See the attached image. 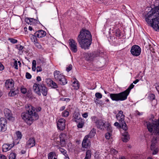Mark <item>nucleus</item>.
<instances>
[{"label":"nucleus","mask_w":159,"mask_h":159,"mask_svg":"<svg viewBox=\"0 0 159 159\" xmlns=\"http://www.w3.org/2000/svg\"><path fill=\"white\" fill-rule=\"evenodd\" d=\"M54 76L56 81L61 85H65L67 83L65 76L59 71L55 70L54 72Z\"/></svg>","instance_id":"5"},{"label":"nucleus","mask_w":159,"mask_h":159,"mask_svg":"<svg viewBox=\"0 0 159 159\" xmlns=\"http://www.w3.org/2000/svg\"><path fill=\"white\" fill-rule=\"evenodd\" d=\"M116 117L119 123L118 122H115V126L121 128L124 130H126L128 129V127L124 121L125 115L123 114V111L121 110L119 111L118 114L116 115Z\"/></svg>","instance_id":"3"},{"label":"nucleus","mask_w":159,"mask_h":159,"mask_svg":"<svg viewBox=\"0 0 159 159\" xmlns=\"http://www.w3.org/2000/svg\"><path fill=\"white\" fill-rule=\"evenodd\" d=\"M8 40L10 41L11 43L13 44L16 43L18 42L16 39L12 38H9L8 39Z\"/></svg>","instance_id":"44"},{"label":"nucleus","mask_w":159,"mask_h":159,"mask_svg":"<svg viewBox=\"0 0 159 159\" xmlns=\"http://www.w3.org/2000/svg\"><path fill=\"white\" fill-rule=\"evenodd\" d=\"M86 55L89 56L88 58H87L88 60L89 59H92L93 58L91 56V54H87Z\"/></svg>","instance_id":"60"},{"label":"nucleus","mask_w":159,"mask_h":159,"mask_svg":"<svg viewBox=\"0 0 159 159\" xmlns=\"http://www.w3.org/2000/svg\"><path fill=\"white\" fill-rule=\"evenodd\" d=\"M72 66L71 64H70L69 65V66L67 67L66 68V70L67 72H69L72 69Z\"/></svg>","instance_id":"51"},{"label":"nucleus","mask_w":159,"mask_h":159,"mask_svg":"<svg viewBox=\"0 0 159 159\" xmlns=\"http://www.w3.org/2000/svg\"><path fill=\"white\" fill-rule=\"evenodd\" d=\"M115 35L116 37L120 38L121 36L120 31L119 29H117L116 30Z\"/></svg>","instance_id":"38"},{"label":"nucleus","mask_w":159,"mask_h":159,"mask_svg":"<svg viewBox=\"0 0 159 159\" xmlns=\"http://www.w3.org/2000/svg\"><path fill=\"white\" fill-rule=\"evenodd\" d=\"M14 66L15 67V69H18V64L17 62V61H15L14 62Z\"/></svg>","instance_id":"54"},{"label":"nucleus","mask_w":159,"mask_h":159,"mask_svg":"<svg viewBox=\"0 0 159 159\" xmlns=\"http://www.w3.org/2000/svg\"><path fill=\"white\" fill-rule=\"evenodd\" d=\"M145 20L147 23L156 30H159V17L154 18H145Z\"/></svg>","instance_id":"7"},{"label":"nucleus","mask_w":159,"mask_h":159,"mask_svg":"<svg viewBox=\"0 0 159 159\" xmlns=\"http://www.w3.org/2000/svg\"><path fill=\"white\" fill-rule=\"evenodd\" d=\"M7 120L4 118L2 117L0 119V125L1 130L5 131L7 129Z\"/></svg>","instance_id":"18"},{"label":"nucleus","mask_w":159,"mask_h":159,"mask_svg":"<svg viewBox=\"0 0 159 159\" xmlns=\"http://www.w3.org/2000/svg\"><path fill=\"white\" fill-rule=\"evenodd\" d=\"M112 135L111 133L107 132L105 134V137L107 139H109L111 137V136Z\"/></svg>","instance_id":"46"},{"label":"nucleus","mask_w":159,"mask_h":159,"mask_svg":"<svg viewBox=\"0 0 159 159\" xmlns=\"http://www.w3.org/2000/svg\"><path fill=\"white\" fill-rule=\"evenodd\" d=\"M93 57H98L99 55V53L98 52H94L93 53Z\"/></svg>","instance_id":"52"},{"label":"nucleus","mask_w":159,"mask_h":159,"mask_svg":"<svg viewBox=\"0 0 159 159\" xmlns=\"http://www.w3.org/2000/svg\"><path fill=\"white\" fill-rule=\"evenodd\" d=\"M95 96L97 99H100L102 97V95L100 93H96L95 94Z\"/></svg>","instance_id":"45"},{"label":"nucleus","mask_w":159,"mask_h":159,"mask_svg":"<svg viewBox=\"0 0 159 159\" xmlns=\"http://www.w3.org/2000/svg\"><path fill=\"white\" fill-rule=\"evenodd\" d=\"M35 144V142L34 138H30L27 141L26 146L28 148H31L34 146Z\"/></svg>","instance_id":"19"},{"label":"nucleus","mask_w":159,"mask_h":159,"mask_svg":"<svg viewBox=\"0 0 159 159\" xmlns=\"http://www.w3.org/2000/svg\"><path fill=\"white\" fill-rule=\"evenodd\" d=\"M148 98L150 101H152L153 100L155 99V96L154 94L151 93L149 95Z\"/></svg>","instance_id":"42"},{"label":"nucleus","mask_w":159,"mask_h":159,"mask_svg":"<svg viewBox=\"0 0 159 159\" xmlns=\"http://www.w3.org/2000/svg\"><path fill=\"white\" fill-rule=\"evenodd\" d=\"M56 146L57 147V148L59 149V151L64 155H65V154H66V153H67L65 149H64V148H61V146L60 147V146H58V145H56Z\"/></svg>","instance_id":"34"},{"label":"nucleus","mask_w":159,"mask_h":159,"mask_svg":"<svg viewBox=\"0 0 159 159\" xmlns=\"http://www.w3.org/2000/svg\"><path fill=\"white\" fill-rule=\"evenodd\" d=\"M59 137L60 139V145L61 147H65L66 145V134L64 133L61 134Z\"/></svg>","instance_id":"14"},{"label":"nucleus","mask_w":159,"mask_h":159,"mask_svg":"<svg viewBox=\"0 0 159 159\" xmlns=\"http://www.w3.org/2000/svg\"><path fill=\"white\" fill-rule=\"evenodd\" d=\"M34 44L35 46L38 48H41V46L40 44L38 43V41H36V42L34 43Z\"/></svg>","instance_id":"48"},{"label":"nucleus","mask_w":159,"mask_h":159,"mask_svg":"<svg viewBox=\"0 0 159 159\" xmlns=\"http://www.w3.org/2000/svg\"><path fill=\"white\" fill-rule=\"evenodd\" d=\"M92 155V152L90 150H87L86 152V156L85 157L86 159H90Z\"/></svg>","instance_id":"31"},{"label":"nucleus","mask_w":159,"mask_h":159,"mask_svg":"<svg viewBox=\"0 0 159 159\" xmlns=\"http://www.w3.org/2000/svg\"><path fill=\"white\" fill-rule=\"evenodd\" d=\"M69 45L70 50L74 53H76L78 51L77 43L73 39H70L69 40Z\"/></svg>","instance_id":"11"},{"label":"nucleus","mask_w":159,"mask_h":159,"mask_svg":"<svg viewBox=\"0 0 159 159\" xmlns=\"http://www.w3.org/2000/svg\"><path fill=\"white\" fill-rule=\"evenodd\" d=\"M65 108V107L64 106H62V107H61L60 109V111H62L63 110H64Z\"/></svg>","instance_id":"61"},{"label":"nucleus","mask_w":159,"mask_h":159,"mask_svg":"<svg viewBox=\"0 0 159 159\" xmlns=\"http://www.w3.org/2000/svg\"><path fill=\"white\" fill-rule=\"evenodd\" d=\"M56 154L55 152H51L48 154V159H52L54 156V155Z\"/></svg>","instance_id":"39"},{"label":"nucleus","mask_w":159,"mask_h":159,"mask_svg":"<svg viewBox=\"0 0 159 159\" xmlns=\"http://www.w3.org/2000/svg\"><path fill=\"white\" fill-rule=\"evenodd\" d=\"M16 154L15 153H11L9 155V159H15Z\"/></svg>","instance_id":"41"},{"label":"nucleus","mask_w":159,"mask_h":159,"mask_svg":"<svg viewBox=\"0 0 159 159\" xmlns=\"http://www.w3.org/2000/svg\"><path fill=\"white\" fill-rule=\"evenodd\" d=\"M33 89L34 92L39 96L41 95V92L44 96H46L48 93L47 88L43 84H34Z\"/></svg>","instance_id":"4"},{"label":"nucleus","mask_w":159,"mask_h":159,"mask_svg":"<svg viewBox=\"0 0 159 159\" xmlns=\"http://www.w3.org/2000/svg\"><path fill=\"white\" fill-rule=\"evenodd\" d=\"M14 82L12 79H8L5 82V87L7 89H11L14 87Z\"/></svg>","instance_id":"20"},{"label":"nucleus","mask_w":159,"mask_h":159,"mask_svg":"<svg viewBox=\"0 0 159 159\" xmlns=\"http://www.w3.org/2000/svg\"><path fill=\"white\" fill-rule=\"evenodd\" d=\"M25 21L28 24L35 25L37 24H40V22L38 20V18L37 17L36 19L33 18L27 17L25 19Z\"/></svg>","instance_id":"12"},{"label":"nucleus","mask_w":159,"mask_h":159,"mask_svg":"<svg viewBox=\"0 0 159 159\" xmlns=\"http://www.w3.org/2000/svg\"><path fill=\"white\" fill-rule=\"evenodd\" d=\"M82 116L84 118H87L88 116V113L87 112L84 113L82 114Z\"/></svg>","instance_id":"56"},{"label":"nucleus","mask_w":159,"mask_h":159,"mask_svg":"<svg viewBox=\"0 0 159 159\" xmlns=\"http://www.w3.org/2000/svg\"><path fill=\"white\" fill-rule=\"evenodd\" d=\"M25 76H26V78L27 79H31V78L32 77V76L30 75V74L28 72H27L26 73Z\"/></svg>","instance_id":"50"},{"label":"nucleus","mask_w":159,"mask_h":159,"mask_svg":"<svg viewBox=\"0 0 159 159\" xmlns=\"http://www.w3.org/2000/svg\"><path fill=\"white\" fill-rule=\"evenodd\" d=\"M119 101H123L126 100L129 94L124 91L120 93H118Z\"/></svg>","instance_id":"17"},{"label":"nucleus","mask_w":159,"mask_h":159,"mask_svg":"<svg viewBox=\"0 0 159 159\" xmlns=\"http://www.w3.org/2000/svg\"><path fill=\"white\" fill-rule=\"evenodd\" d=\"M24 48V47L20 45H16L15 47V48L18 49L19 50L18 54L20 55H21L23 53V51L22 50Z\"/></svg>","instance_id":"28"},{"label":"nucleus","mask_w":159,"mask_h":159,"mask_svg":"<svg viewBox=\"0 0 159 159\" xmlns=\"http://www.w3.org/2000/svg\"><path fill=\"white\" fill-rule=\"evenodd\" d=\"M82 120L81 121L79 120V122H78V123L77 125V127L78 128H81L83 127L84 123L82 122ZM77 123H78V122Z\"/></svg>","instance_id":"43"},{"label":"nucleus","mask_w":159,"mask_h":159,"mask_svg":"<svg viewBox=\"0 0 159 159\" xmlns=\"http://www.w3.org/2000/svg\"><path fill=\"white\" fill-rule=\"evenodd\" d=\"M37 71L38 72H40L42 70V69L41 66H38L37 67Z\"/></svg>","instance_id":"53"},{"label":"nucleus","mask_w":159,"mask_h":159,"mask_svg":"<svg viewBox=\"0 0 159 159\" xmlns=\"http://www.w3.org/2000/svg\"><path fill=\"white\" fill-rule=\"evenodd\" d=\"M60 100L63 101H66V102H68L70 101V99L69 98H61Z\"/></svg>","instance_id":"49"},{"label":"nucleus","mask_w":159,"mask_h":159,"mask_svg":"<svg viewBox=\"0 0 159 159\" xmlns=\"http://www.w3.org/2000/svg\"><path fill=\"white\" fill-rule=\"evenodd\" d=\"M47 81H49V84L50 86L54 89H56L58 88L57 84L51 79L47 80Z\"/></svg>","instance_id":"25"},{"label":"nucleus","mask_w":159,"mask_h":159,"mask_svg":"<svg viewBox=\"0 0 159 159\" xmlns=\"http://www.w3.org/2000/svg\"><path fill=\"white\" fill-rule=\"evenodd\" d=\"M145 16V18H152V16L153 17H159V6L152 9Z\"/></svg>","instance_id":"9"},{"label":"nucleus","mask_w":159,"mask_h":159,"mask_svg":"<svg viewBox=\"0 0 159 159\" xmlns=\"http://www.w3.org/2000/svg\"><path fill=\"white\" fill-rule=\"evenodd\" d=\"M77 40L82 48L84 49H89L92 41L90 32L86 29H82L80 32Z\"/></svg>","instance_id":"2"},{"label":"nucleus","mask_w":159,"mask_h":159,"mask_svg":"<svg viewBox=\"0 0 159 159\" xmlns=\"http://www.w3.org/2000/svg\"><path fill=\"white\" fill-rule=\"evenodd\" d=\"M36 80L37 81H39L41 80V78L40 77L38 76L37 77Z\"/></svg>","instance_id":"62"},{"label":"nucleus","mask_w":159,"mask_h":159,"mask_svg":"<svg viewBox=\"0 0 159 159\" xmlns=\"http://www.w3.org/2000/svg\"><path fill=\"white\" fill-rule=\"evenodd\" d=\"M156 88L159 94V85H158L157 86H156Z\"/></svg>","instance_id":"64"},{"label":"nucleus","mask_w":159,"mask_h":159,"mask_svg":"<svg viewBox=\"0 0 159 159\" xmlns=\"http://www.w3.org/2000/svg\"><path fill=\"white\" fill-rule=\"evenodd\" d=\"M30 37L31 41L34 43L36 42V41H38V39L37 38V37L35 34V33L34 34H30Z\"/></svg>","instance_id":"30"},{"label":"nucleus","mask_w":159,"mask_h":159,"mask_svg":"<svg viewBox=\"0 0 159 159\" xmlns=\"http://www.w3.org/2000/svg\"><path fill=\"white\" fill-rule=\"evenodd\" d=\"M4 67L3 65L0 62V70H4Z\"/></svg>","instance_id":"55"},{"label":"nucleus","mask_w":159,"mask_h":159,"mask_svg":"<svg viewBox=\"0 0 159 159\" xmlns=\"http://www.w3.org/2000/svg\"><path fill=\"white\" fill-rule=\"evenodd\" d=\"M73 86L74 87V89H78L79 88L80 84L78 81L76 80L73 83Z\"/></svg>","instance_id":"32"},{"label":"nucleus","mask_w":159,"mask_h":159,"mask_svg":"<svg viewBox=\"0 0 159 159\" xmlns=\"http://www.w3.org/2000/svg\"><path fill=\"white\" fill-rule=\"evenodd\" d=\"M69 112L67 110H65L61 113L62 116L64 117H67L69 116Z\"/></svg>","instance_id":"36"},{"label":"nucleus","mask_w":159,"mask_h":159,"mask_svg":"<svg viewBox=\"0 0 159 159\" xmlns=\"http://www.w3.org/2000/svg\"><path fill=\"white\" fill-rule=\"evenodd\" d=\"M134 87V85L133 84H131L130 86L128 87L127 89L125 90L129 95V93L130 92L131 89H133Z\"/></svg>","instance_id":"35"},{"label":"nucleus","mask_w":159,"mask_h":159,"mask_svg":"<svg viewBox=\"0 0 159 159\" xmlns=\"http://www.w3.org/2000/svg\"><path fill=\"white\" fill-rule=\"evenodd\" d=\"M66 120L63 118L60 119L57 123V126L58 129L60 130H63L65 127Z\"/></svg>","instance_id":"13"},{"label":"nucleus","mask_w":159,"mask_h":159,"mask_svg":"<svg viewBox=\"0 0 159 159\" xmlns=\"http://www.w3.org/2000/svg\"><path fill=\"white\" fill-rule=\"evenodd\" d=\"M4 114L5 117L8 120H14V118L12 116V114L11 111L8 108H6L4 110Z\"/></svg>","instance_id":"15"},{"label":"nucleus","mask_w":159,"mask_h":159,"mask_svg":"<svg viewBox=\"0 0 159 159\" xmlns=\"http://www.w3.org/2000/svg\"><path fill=\"white\" fill-rule=\"evenodd\" d=\"M92 120L95 123L97 127L101 130H104L106 127V123L105 121L102 119H97L96 116H92L91 118Z\"/></svg>","instance_id":"8"},{"label":"nucleus","mask_w":159,"mask_h":159,"mask_svg":"<svg viewBox=\"0 0 159 159\" xmlns=\"http://www.w3.org/2000/svg\"><path fill=\"white\" fill-rule=\"evenodd\" d=\"M20 90L21 92L23 94H25L27 92V89L26 88L22 87L20 89Z\"/></svg>","instance_id":"47"},{"label":"nucleus","mask_w":159,"mask_h":159,"mask_svg":"<svg viewBox=\"0 0 159 159\" xmlns=\"http://www.w3.org/2000/svg\"><path fill=\"white\" fill-rule=\"evenodd\" d=\"M139 81V80L136 79L135 81H134L133 83L134 84H136Z\"/></svg>","instance_id":"63"},{"label":"nucleus","mask_w":159,"mask_h":159,"mask_svg":"<svg viewBox=\"0 0 159 159\" xmlns=\"http://www.w3.org/2000/svg\"><path fill=\"white\" fill-rule=\"evenodd\" d=\"M14 146V143L13 144H4L2 147V151L3 152H6L11 149Z\"/></svg>","instance_id":"21"},{"label":"nucleus","mask_w":159,"mask_h":159,"mask_svg":"<svg viewBox=\"0 0 159 159\" xmlns=\"http://www.w3.org/2000/svg\"><path fill=\"white\" fill-rule=\"evenodd\" d=\"M94 102L96 104H99L101 106H102L103 105V103L102 101L99 100L98 99L96 98L94 100Z\"/></svg>","instance_id":"40"},{"label":"nucleus","mask_w":159,"mask_h":159,"mask_svg":"<svg viewBox=\"0 0 159 159\" xmlns=\"http://www.w3.org/2000/svg\"><path fill=\"white\" fill-rule=\"evenodd\" d=\"M46 32L42 30H40L36 31L35 34L38 38H42L45 36Z\"/></svg>","instance_id":"22"},{"label":"nucleus","mask_w":159,"mask_h":159,"mask_svg":"<svg viewBox=\"0 0 159 159\" xmlns=\"http://www.w3.org/2000/svg\"><path fill=\"white\" fill-rule=\"evenodd\" d=\"M136 115L140 116L142 114V113H140L138 111H136L135 112Z\"/></svg>","instance_id":"59"},{"label":"nucleus","mask_w":159,"mask_h":159,"mask_svg":"<svg viewBox=\"0 0 159 159\" xmlns=\"http://www.w3.org/2000/svg\"><path fill=\"white\" fill-rule=\"evenodd\" d=\"M104 128H106L108 132L111 133L112 132V129L110 124L107 123H106V127Z\"/></svg>","instance_id":"33"},{"label":"nucleus","mask_w":159,"mask_h":159,"mask_svg":"<svg viewBox=\"0 0 159 159\" xmlns=\"http://www.w3.org/2000/svg\"><path fill=\"white\" fill-rule=\"evenodd\" d=\"M110 96L112 101H119L118 93H110Z\"/></svg>","instance_id":"24"},{"label":"nucleus","mask_w":159,"mask_h":159,"mask_svg":"<svg viewBox=\"0 0 159 159\" xmlns=\"http://www.w3.org/2000/svg\"><path fill=\"white\" fill-rule=\"evenodd\" d=\"M25 107L27 112L22 113L21 117L28 125H30L33 121L39 119V116L36 112L40 111L41 108L40 107L35 108L30 104L26 105Z\"/></svg>","instance_id":"1"},{"label":"nucleus","mask_w":159,"mask_h":159,"mask_svg":"<svg viewBox=\"0 0 159 159\" xmlns=\"http://www.w3.org/2000/svg\"><path fill=\"white\" fill-rule=\"evenodd\" d=\"M130 52L133 56H138L141 53V48L137 45H134L131 48Z\"/></svg>","instance_id":"10"},{"label":"nucleus","mask_w":159,"mask_h":159,"mask_svg":"<svg viewBox=\"0 0 159 159\" xmlns=\"http://www.w3.org/2000/svg\"><path fill=\"white\" fill-rule=\"evenodd\" d=\"M18 90H15L13 89H11L10 91L8 93L9 96L11 97H14L18 93Z\"/></svg>","instance_id":"27"},{"label":"nucleus","mask_w":159,"mask_h":159,"mask_svg":"<svg viewBox=\"0 0 159 159\" xmlns=\"http://www.w3.org/2000/svg\"><path fill=\"white\" fill-rule=\"evenodd\" d=\"M124 137L122 138V140L123 142H127L129 139V135L127 132H125L123 135Z\"/></svg>","instance_id":"29"},{"label":"nucleus","mask_w":159,"mask_h":159,"mask_svg":"<svg viewBox=\"0 0 159 159\" xmlns=\"http://www.w3.org/2000/svg\"><path fill=\"white\" fill-rule=\"evenodd\" d=\"M7 157L3 155H0V159H6Z\"/></svg>","instance_id":"57"},{"label":"nucleus","mask_w":159,"mask_h":159,"mask_svg":"<svg viewBox=\"0 0 159 159\" xmlns=\"http://www.w3.org/2000/svg\"><path fill=\"white\" fill-rule=\"evenodd\" d=\"M16 134L18 139H21L22 135L20 131H18L16 132Z\"/></svg>","instance_id":"37"},{"label":"nucleus","mask_w":159,"mask_h":159,"mask_svg":"<svg viewBox=\"0 0 159 159\" xmlns=\"http://www.w3.org/2000/svg\"><path fill=\"white\" fill-rule=\"evenodd\" d=\"M32 66H36V62L35 60H33L32 62Z\"/></svg>","instance_id":"58"},{"label":"nucleus","mask_w":159,"mask_h":159,"mask_svg":"<svg viewBox=\"0 0 159 159\" xmlns=\"http://www.w3.org/2000/svg\"><path fill=\"white\" fill-rule=\"evenodd\" d=\"M73 117L76 123L79 122V120L81 121L82 120V118L80 117V114L78 111H75Z\"/></svg>","instance_id":"23"},{"label":"nucleus","mask_w":159,"mask_h":159,"mask_svg":"<svg viewBox=\"0 0 159 159\" xmlns=\"http://www.w3.org/2000/svg\"><path fill=\"white\" fill-rule=\"evenodd\" d=\"M88 138L87 136H85L84 138L82 143V146L83 148H87L91 146L90 141Z\"/></svg>","instance_id":"16"},{"label":"nucleus","mask_w":159,"mask_h":159,"mask_svg":"<svg viewBox=\"0 0 159 159\" xmlns=\"http://www.w3.org/2000/svg\"><path fill=\"white\" fill-rule=\"evenodd\" d=\"M147 123V129L150 133H152L154 130L156 133H159V118L154 123H152L148 121Z\"/></svg>","instance_id":"6"},{"label":"nucleus","mask_w":159,"mask_h":159,"mask_svg":"<svg viewBox=\"0 0 159 159\" xmlns=\"http://www.w3.org/2000/svg\"><path fill=\"white\" fill-rule=\"evenodd\" d=\"M96 133V129L93 128L90 131L89 134L88 135H87L86 136H88V138H92L93 137L95 136Z\"/></svg>","instance_id":"26"}]
</instances>
